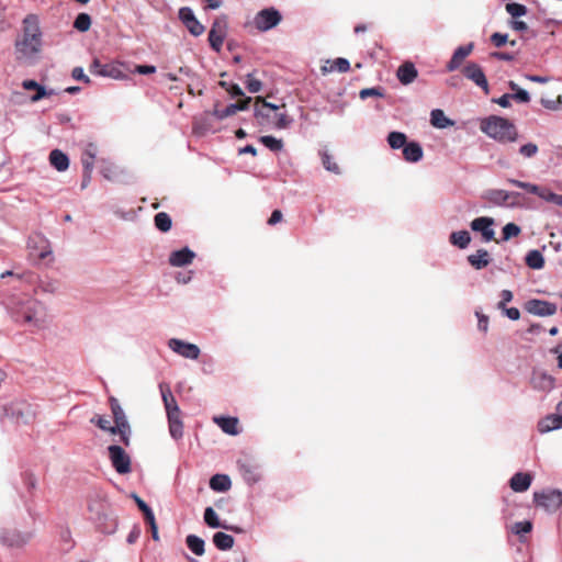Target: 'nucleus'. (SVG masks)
<instances>
[{"label": "nucleus", "instance_id": "obj_1", "mask_svg": "<svg viewBox=\"0 0 562 562\" xmlns=\"http://www.w3.org/2000/svg\"><path fill=\"white\" fill-rule=\"evenodd\" d=\"M480 128L488 137L499 143H513L518 138V131L515 124L508 119L498 115H490L482 119Z\"/></svg>", "mask_w": 562, "mask_h": 562}, {"label": "nucleus", "instance_id": "obj_2", "mask_svg": "<svg viewBox=\"0 0 562 562\" xmlns=\"http://www.w3.org/2000/svg\"><path fill=\"white\" fill-rule=\"evenodd\" d=\"M18 59H32L41 48V32L34 16L24 20L23 37L15 43Z\"/></svg>", "mask_w": 562, "mask_h": 562}, {"label": "nucleus", "instance_id": "obj_3", "mask_svg": "<svg viewBox=\"0 0 562 562\" xmlns=\"http://www.w3.org/2000/svg\"><path fill=\"white\" fill-rule=\"evenodd\" d=\"M520 194L518 192H508L501 189H490L483 193L482 199L494 206L513 207L518 204L517 200Z\"/></svg>", "mask_w": 562, "mask_h": 562}, {"label": "nucleus", "instance_id": "obj_4", "mask_svg": "<svg viewBox=\"0 0 562 562\" xmlns=\"http://www.w3.org/2000/svg\"><path fill=\"white\" fill-rule=\"evenodd\" d=\"M507 182H509L510 184H513L515 187L521 188L532 194H536L547 202H551V203L562 207V195L557 194L547 188H542L537 184L519 181L516 179H507Z\"/></svg>", "mask_w": 562, "mask_h": 562}, {"label": "nucleus", "instance_id": "obj_5", "mask_svg": "<svg viewBox=\"0 0 562 562\" xmlns=\"http://www.w3.org/2000/svg\"><path fill=\"white\" fill-rule=\"evenodd\" d=\"M282 21V14L273 7L257 12L254 18V25L260 32H267L276 27Z\"/></svg>", "mask_w": 562, "mask_h": 562}, {"label": "nucleus", "instance_id": "obj_6", "mask_svg": "<svg viewBox=\"0 0 562 562\" xmlns=\"http://www.w3.org/2000/svg\"><path fill=\"white\" fill-rule=\"evenodd\" d=\"M16 312L23 317L24 322L26 323H33L37 322V316L43 311V304L30 296H24L20 299L16 304Z\"/></svg>", "mask_w": 562, "mask_h": 562}, {"label": "nucleus", "instance_id": "obj_7", "mask_svg": "<svg viewBox=\"0 0 562 562\" xmlns=\"http://www.w3.org/2000/svg\"><path fill=\"white\" fill-rule=\"evenodd\" d=\"M533 501L537 506L542 507L544 510L553 513L562 506V492L559 490H548L536 492Z\"/></svg>", "mask_w": 562, "mask_h": 562}, {"label": "nucleus", "instance_id": "obj_8", "mask_svg": "<svg viewBox=\"0 0 562 562\" xmlns=\"http://www.w3.org/2000/svg\"><path fill=\"white\" fill-rule=\"evenodd\" d=\"M227 33V20L225 16L217 18L209 32V42L212 49L221 52Z\"/></svg>", "mask_w": 562, "mask_h": 562}, {"label": "nucleus", "instance_id": "obj_9", "mask_svg": "<svg viewBox=\"0 0 562 562\" xmlns=\"http://www.w3.org/2000/svg\"><path fill=\"white\" fill-rule=\"evenodd\" d=\"M111 508V504L105 494L95 492L88 497V512L90 519L94 521L95 517L105 515Z\"/></svg>", "mask_w": 562, "mask_h": 562}, {"label": "nucleus", "instance_id": "obj_10", "mask_svg": "<svg viewBox=\"0 0 562 562\" xmlns=\"http://www.w3.org/2000/svg\"><path fill=\"white\" fill-rule=\"evenodd\" d=\"M108 450L112 465L117 473L126 474L131 472V459L122 447L112 445Z\"/></svg>", "mask_w": 562, "mask_h": 562}, {"label": "nucleus", "instance_id": "obj_11", "mask_svg": "<svg viewBox=\"0 0 562 562\" xmlns=\"http://www.w3.org/2000/svg\"><path fill=\"white\" fill-rule=\"evenodd\" d=\"M464 77L473 81L477 87L483 89L485 94L490 93L488 82L480 65L475 63H469L462 69Z\"/></svg>", "mask_w": 562, "mask_h": 562}, {"label": "nucleus", "instance_id": "obj_12", "mask_svg": "<svg viewBox=\"0 0 562 562\" xmlns=\"http://www.w3.org/2000/svg\"><path fill=\"white\" fill-rule=\"evenodd\" d=\"M168 346L173 352L191 360H196L201 352L196 345L177 338H171Z\"/></svg>", "mask_w": 562, "mask_h": 562}, {"label": "nucleus", "instance_id": "obj_13", "mask_svg": "<svg viewBox=\"0 0 562 562\" xmlns=\"http://www.w3.org/2000/svg\"><path fill=\"white\" fill-rule=\"evenodd\" d=\"M89 70L93 75L110 77L113 79H121L124 77L120 66L116 64H102L99 59H93L91 63Z\"/></svg>", "mask_w": 562, "mask_h": 562}, {"label": "nucleus", "instance_id": "obj_14", "mask_svg": "<svg viewBox=\"0 0 562 562\" xmlns=\"http://www.w3.org/2000/svg\"><path fill=\"white\" fill-rule=\"evenodd\" d=\"M525 308L528 313L538 316H551L557 313V305L554 303L538 299L527 301Z\"/></svg>", "mask_w": 562, "mask_h": 562}, {"label": "nucleus", "instance_id": "obj_15", "mask_svg": "<svg viewBox=\"0 0 562 562\" xmlns=\"http://www.w3.org/2000/svg\"><path fill=\"white\" fill-rule=\"evenodd\" d=\"M179 19L192 35L199 36L204 33V26L196 20L190 8H181L179 10Z\"/></svg>", "mask_w": 562, "mask_h": 562}, {"label": "nucleus", "instance_id": "obj_16", "mask_svg": "<svg viewBox=\"0 0 562 562\" xmlns=\"http://www.w3.org/2000/svg\"><path fill=\"white\" fill-rule=\"evenodd\" d=\"M493 225L494 218L487 216L476 217L470 224L472 231L480 232L485 241L495 239V233L492 229Z\"/></svg>", "mask_w": 562, "mask_h": 562}, {"label": "nucleus", "instance_id": "obj_17", "mask_svg": "<svg viewBox=\"0 0 562 562\" xmlns=\"http://www.w3.org/2000/svg\"><path fill=\"white\" fill-rule=\"evenodd\" d=\"M93 524L97 530L104 535H112L117 528V519L112 509L105 513V515L95 517Z\"/></svg>", "mask_w": 562, "mask_h": 562}, {"label": "nucleus", "instance_id": "obj_18", "mask_svg": "<svg viewBox=\"0 0 562 562\" xmlns=\"http://www.w3.org/2000/svg\"><path fill=\"white\" fill-rule=\"evenodd\" d=\"M27 246L32 250L37 251V256L41 259L46 258L52 251L48 240L38 233H35L29 237Z\"/></svg>", "mask_w": 562, "mask_h": 562}, {"label": "nucleus", "instance_id": "obj_19", "mask_svg": "<svg viewBox=\"0 0 562 562\" xmlns=\"http://www.w3.org/2000/svg\"><path fill=\"white\" fill-rule=\"evenodd\" d=\"M473 48H474L473 43H469L468 45L459 46L454 50L451 59L448 61V64L446 66L447 70L448 71L457 70L462 65L464 59L473 52Z\"/></svg>", "mask_w": 562, "mask_h": 562}, {"label": "nucleus", "instance_id": "obj_20", "mask_svg": "<svg viewBox=\"0 0 562 562\" xmlns=\"http://www.w3.org/2000/svg\"><path fill=\"white\" fill-rule=\"evenodd\" d=\"M97 154H98V147L95 144L93 143H89L82 155H81V164H82V168L83 170H86V178L88 180H91V175H92V170H93V166H94V160H95V157H97Z\"/></svg>", "mask_w": 562, "mask_h": 562}, {"label": "nucleus", "instance_id": "obj_21", "mask_svg": "<svg viewBox=\"0 0 562 562\" xmlns=\"http://www.w3.org/2000/svg\"><path fill=\"white\" fill-rule=\"evenodd\" d=\"M12 416L18 424H30L35 419V412L27 403H20L12 408Z\"/></svg>", "mask_w": 562, "mask_h": 562}, {"label": "nucleus", "instance_id": "obj_22", "mask_svg": "<svg viewBox=\"0 0 562 562\" xmlns=\"http://www.w3.org/2000/svg\"><path fill=\"white\" fill-rule=\"evenodd\" d=\"M532 482V475L528 472H517L509 480L510 488L516 493L526 492Z\"/></svg>", "mask_w": 562, "mask_h": 562}, {"label": "nucleus", "instance_id": "obj_23", "mask_svg": "<svg viewBox=\"0 0 562 562\" xmlns=\"http://www.w3.org/2000/svg\"><path fill=\"white\" fill-rule=\"evenodd\" d=\"M237 463L239 472L245 481H247L248 483H256L259 481L260 473L256 464L251 463L248 460H239Z\"/></svg>", "mask_w": 562, "mask_h": 562}, {"label": "nucleus", "instance_id": "obj_24", "mask_svg": "<svg viewBox=\"0 0 562 562\" xmlns=\"http://www.w3.org/2000/svg\"><path fill=\"white\" fill-rule=\"evenodd\" d=\"M417 75H418V71H417L415 65L411 61L403 63L397 68V72H396L397 79L403 85L412 83L417 78Z\"/></svg>", "mask_w": 562, "mask_h": 562}, {"label": "nucleus", "instance_id": "obj_25", "mask_svg": "<svg viewBox=\"0 0 562 562\" xmlns=\"http://www.w3.org/2000/svg\"><path fill=\"white\" fill-rule=\"evenodd\" d=\"M562 428V414H550L538 423V430L541 434Z\"/></svg>", "mask_w": 562, "mask_h": 562}, {"label": "nucleus", "instance_id": "obj_26", "mask_svg": "<svg viewBox=\"0 0 562 562\" xmlns=\"http://www.w3.org/2000/svg\"><path fill=\"white\" fill-rule=\"evenodd\" d=\"M194 256V252L186 247L180 250L171 252L169 257V263L173 267H183L190 265Z\"/></svg>", "mask_w": 562, "mask_h": 562}, {"label": "nucleus", "instance_id": "obj_27", "mask_svg": "<svg viewBox=\"0 0 562 562\" xmlns=\"http://www.w3.org/2000/svg\"><path fill=\"white\" fill-rule=\"evenodd\" d=\"M22 87L25 90H34L36 93L31 97L32 102H37L43 98H47L54 94L53 90H46L45 87L41 86L35 80H24Z\"/></svg>", "mask_w": 562, "mask_h": 562}, {"label": "nucleus", "instance_id": "obj_28", "mask_svg": "<svg viewBox=\"0 0 562 562\" xmlns=\"http://www.w3.org/2000/svg\"><path fill=\"white\" fill-rule=\"evenodd\" d=\"M279 110V106L268 103L261 97H257L255 100V115L258 119H270L271 113Z\"/></svg>", "mask_w": 562, "mask_h": 562}, {"label": "nucleus", "instance_id": "obj_29", "mask_svg": "<svg viewBox=\"0 0 562 562\" xmlns=\"http://www.w3.org/2000/svg\"><path fill=\"white\" fill-rule=\"evenodd\" d=\"M403 156L408 162H417L423 158V148L416 142L407 143L403 148Z\"/></svg>", "mask_w": 562, "mask_h": 562}, {"label": "nucleus", "instance_id": "obj_30", "mask_svg": "<svg viewBox=\"0 0 562 562\" xmlns=\"http://www.w3.org/2000/svg\"><path fill=\"white\" fill-rule=\"evenodd\" d=\"M49 162L58 171H65L69 167L68 156L59 149H54L50 151Z\"/></svg>", "mask_w": 562, "mask_h": 562}, {"label": "nucleus", "instance_id": "obj_31", "mask_svg": "<svg viewBox=\"0 0 562 562\" xmlns=\"http://www.w3.org/2000/svg\"><path fill=\"white\" fill-rule=\"evenodd\" d=\"M469 263L480 270L490 265V254L485 249H479L475 254H472L468 257Z\"/></svg>", "mask_w": 562, "mask_h": 562}, {"label": "nucleus", "instance_id": "obj_32", "mask_svg": "<svg viewBox=\"0 0 562 562\" xmlns=\"http://www.w3.org/2000/svg\"><path fill=\"white\" fill-rule=\"evenodd\" d=\"M214 422L228 435L238 434V419L235 417H215Z\"/></svg>", "mask_w": 562, "mask_h": 562}, {"label": "nucleus", "instance_id": "obj_33", "mask_svg": "<svg viewBox=\"0 0 562 562\" xmlns=\"http://www.w3.org/2000/svg\"><path fill=\"white\" fill-rule=\"evenodd\" d=\"M231 480L225 474H215L210 480V487L216 492H225L231 487Z\"/></svg>", "mask_w": 562, "mask_h": 562}, {"label": "nucleus", "instance_id": "obj_34", "mask_svg": "<svg viewBox=\"0 0 562 562\" xmlns=\"http://www.w3.org/2000/svg\"><path fill=\"white\" fill-rule=\"evenodd\" d=\"M213 542L220 550H229L234 546V538L225 532H216L213 536Z\"/></svg>", "mask_w": 562, "mask_h": 562}, {"label": "nucleus", "instance_id": "obj_35", "mask_svg": "<svg viewBox=\"0 0 562 562\" xmlns=\"http://www.w3.org/2000/svg\"><path fill=\"white\" fill-rule=\"evenodd\" d=\"M471 241V236L468 231H458L453 232L450 235V243L461 249H464L469 246Z\"/></svg>", "mask_w": 562, "mask_h": 562}, {"label": "nucleus", "instance_id": "obj_36", "mask_svg": "<svg viewBox=\"0 0 562 562\" xmlns=\"http://www.w3.org/2000/svg\"><path fill=\"white\" fill-rule=\"evenodd\" d=\"M111 434H113V435L119 434L121 441L125 446H128V443H130V439H128L130 425H128L127 419L115 423V426H112V428H111Z\"/></svg>", "mask_w": 562, "mask_h": 562}, {"label": "nucleus", "instance_id": "obj_37", "mask_svg": "<svg viewBox=\"0 0 562 562\" xmlns=\"http://www.w3.org/2000/svg\"><path fill=\"white\" fill-rule=\"evenodd\" d=\"M526 265L531 269H542L544 267V258L539 250H530L526 256Z\"/></svg>", "mask_w": 562, "mask_h": 562}, {"label": "nucleus", "instance_id": "obj_38", "mask_svg": "<svg viewBox=\"0 0 562 562\" xmlns=\"http://www.w3.org/2000/svg\"><path fill=\"white\" fill-rule=\"evenodd\" d=\"M430 122L435 127L445 128L452 125V122L445 115L440 109L432 110L430 113Z\"/></svg>", "mask_w": 562, "mask_h": 562}, {"label": "nucleus", "instance_id": "obj_39", "mask_svg": "<svg viewBox=\"0 0 562 562\" xmlns=\"http://www.w3.org/2000/svg\"><path fill=\"white\" fill-rule=\"evenodd\" d=\"M154 223L157 229H159L162 233L169 232L172 225L171 217L166 212L157 213L154 217Z\"/></svg>", "mask_w": 562, "mask_h": 562}, {"label": "nucleus", "instance_id": "obj_40", "mask_svg": "<svg viewBox=\"0 0 562 562\" xmlns=\"http://www.w3.org/2000/svg\"><path fill=\"white\" fill-rule=\"evenodd\" d=\"M186 543L188 548L196 555H203L204 554V540L201 539L198 536L189 535L186 539Z\"/></svg>", "mask_w": 562, "mask_h": 562}, {"label": "nucleus", "instance_id": "obj_41", "mask_svg": "<svg viewBox=\"0 0 562 562\" xmlns=\"http://www.w3.org/2000/svg\"><path fill=\"white\" fill-rule=\"evenodd\" d=\"M387 143L392 149L404 148L407 144V136L402 132H391L387 135Z\"/></svg>", "mask_w": 562, "mask_h": 562}, {"label": "nucleus", "instance_id": "obj_42", "mask_svg": "<svg viewBox=\"0 0 562 562\" xmlns=\"http://www.w3.org/2000/svg\"><path fill=\"white\" fill-rule=\"evenodd\" d=\"M204 521L211 528H224L234 530L233 528H229L226 525L220 522L218 517L212 507L205 508Z\"/></svg>", "mask_w": 562, "mask_h": 562}, {"label": "nucleus", "instance_id": "obj_43", "mask_svg": "<svg viewBox=\"0 0 562 562\" xmlns=\"http://www.w3.org/2000/svg\"><path fill=\"white\" fill-rule=\"evenodd\" d=\"M350 68V64L349 61L346 59V58H336L335 60H333L329 65V67L327 66H324L322 68L323 72H328V71H338V72H346L348 71Z\"/></svg>", "mask_w": 562, "mask_h": 562}, {"label": "nucleus", "instance_id": "obj_44", "mask_svg": "<svg viewBox=\"0 0 562 562\" xmlns=\"http://www.w3.org/2000/svg\"><path fill=\"white\" fill-rule=\"evenodd\" d=\"M91 16L88 13H79L74 22V27L79 32H87L91 27Z\"/></svg>", "mask_w": 562, "mask_h": 562}, {"label": "nucleus", "instance_id": "obj_45", "mask_svg": "<svg viewBox=\"0 0 562 562\" xmlns=\"http://www.w3.org/2000/svg\"><path fill=\"white\" fill-rule=\"evenodd\" d=\"M319 155L322 158L323 166L326 170L334 172V173H340L338 164L333 161L331 155L326 149L322 150L319 153Z\"/></svg>", "mask_w": 562, "mask_h": 562}, {"label": "nucleus", "instance_id": "obj_46", "mask_svg": "<svg viewBox=\"0 0 562 562\" xmlns=\"http://www.w3.org/2000/svg\"><path fill=\"white\" fill-rule=\"evenodd\" d=\"M109 402H110V407H111V411L113 414L114 423L122 422V420L126 419L124 411L122 409L119 401L115 397L111 396Z\"/></svg>", "mask_w": 562, "mask_h": 562}, {"label": "nucleus", "instance_id": "obj_47", "mask_svg": "<svg viewBox=\"0 0 562 562\" xmlns=\"http://www.w3.org/2000/svg\"><path fill=\"white\" fill-rule=\"evenodd\" d=\"M260 142L267 147L269 148L270 150L272 151H279L282 149L283 147V143L281 139H278L273 136H262L260 138Z\"/></svg>", "mask_w": 562, "mask_h": 562}, {"label": "nucleus", "instance_id": "obj_48", "mask_svg": "<svg viewBox=\"0 0 562 562\" xmlns=\"http://www.w3.org/2000/svg\"><path fill=\"white\" fill-rule=\"evenodd\" d=\"M506 11L516 19L527 13V8L524 4L512 2L506 4Z\"/></svg>", "mask_w": 562, "mask_h": 562}, {"label": "nucleus", "instance_id": "obj_49", "mask_svg": "<svg viewBox=\"0 0 562 562\" xmlns=\"http://www.w3.org/2000/svg\"><path fill=\"white\" fill-rule=\"evenodd\" d=\"M521 233V229L515 223H508L503 227V240H508Z\"/></svg>", "mask_w": 562, "mask_h": 562}, {"label": "nucleus", "instance_id": "obj_50", "mask_svg": "<svg viewBox=\"0 0 562 562\" xmlns=\"http://www.w3.org/2000/svg\"><path fill=\"white\" fill-rule=\"evenodd\" d=\"M292 120L285 113L273 112V123L278 128H286Z\"/></svg>", "mask_w": 562, "mask_h": 562}, {"label": "nucleus", "instance_id": "obj_51", "mask_svg": "<svg viewBox=\"0 0 562 562\" xmlns=\"http://www.w3.org/2000/svg\"><path fill=\"white\" fill-rule=\"evenodd\" d=\"M532 529V524L529 520L517 521L512 526V531L516 535L529 533Z\"/></svg>", "mask_w": 562, "mask_h": 562}, {"label": "nucleus", "instance_id": "obj_52", "mask_svg": "<svg viewBox=\"0 0 562 562\" xmlns=\"http://www.w3.org/2000/svg\"><path fill=\"white\" fill-rule=\"evenodd\" d=\"M161 396L166 412L172 411V406H178L177 401L169 389L161 390Z\"/></svg>", "mask_w": 562, "mask_h": 562}, {"label": "nucleus", "instance_id": "obj_53", "mask_svg": "<svg viewBox=\"0 0 562 562\" xmlns=\"http://www.w3.org/2000/svg\"><path fill=\"white\" fill-rule=\"evenodd\" d=\"M169 424V431L172 438L179 439L183 435V423L182 420H173L168 423Z\"/></svg>", "mask_w": 562, "mask_h": 562}, {"label": "nucleus", "instance_id": "obj_54", "mask_svg": "<svg viewBox=\"0 0 562 562\" xmlns=\"http://www.w3.org/2000/svg\"><path fill=\"white\" fill-rule=\"evenodd\" d=\"M237 111H236V106L233 105V104H229L227 105L224 110H220V109H214V111L212 112V114L218 119V120H223L225 117H228V116H232L234 114H236Z\"/></svg>", "mask_w": 562, "mask_h": 562}, {"label": "nucleus", "instance_id": "obj_55", "mask_svg": "<svg viewBox=\"0 0 562 562\" xmlns=\"http://www.w3.org/2000/svg\"><path fill=\"white\" fill-rule=\"evenodd\" d=\"M246 87H247L249 92L256 93V92H259L261 90L262 83H261L260 80L256 79L252 76V74H248L247 75V80H246Z\"/></svg>", "mask_w": 562, "mask_h": 562}, {"label": "nucleus", "instance_id": "obj_56", "mask_svg": "<svg viewBox=\"0 0 562 562\" xmlns=\"http://www.w3.org/2000/svg\"><path fill=\"white\" fill-rule=\"evenodd\" d=\"M538 146L535 143H528L519 148V154L526 158H531L537 155Z\"/></svg>", "mask_w": 562, "mask_h": 562}, {"label": "nucleus", "instance_id": "obj_57", "mask_svg": "<svg viewBox=\"0 0 562 562\" xmlns=\"http://www.w3.org/2000/svg\"><path fill=\"white\" fill-rule=\"evenodd\" d=\"M90 422L92 424H95L100 429L106 430V431L111 432L112 426L110 425V420L109 419H106V418H104L102 416L95 415L93 418H91Z\"/></svg>", "mask_w": 562, "mask_h": 562}, {"label": "nucleus", "instance_id": "obj_58", "mask_svg": "<svg viewBox=\"0 0 562 562\" xmlns=\"http://www.w3.org/2000/svg\"><path fill=\"white\" fill-rule=\"evenodd\" d=\"M491 42L496 47H502V46H504L508 42V35L507 34H502V33H498V32L493 33L491 35Z\"/></svg>", "mask_w": 562, "mask_h": 562}, {"label": "nucleus", "instance_id": "obj_59", "mask_svg": "<svg viewBox=\"0 0 562 562\" xmlns=\"http://www.w3.org/2000/svg\"><path fill=\"white\" fill-rule=\"evenodd\" d=\"M383 93H382V90L381 88H366V89H362L359 93V97L364 100L369 97H382Z\"/></svg>", "mask_w": 562, "mask_h": 562}, {"label": "nucleus", "instance_id": "obj_60", "mask_svg": "<svg viewBox=\"0 0 562 562\" xmlns=\"http://www.w3.org/2000/svg\"><path fill=\"white\" fill-rule=\"evenodd\" d=\"M501 296L502 300L498 302L497 307L504 310L506 304L513 300V293L509 290H503Z\"/></svg>", "mask_w": 562, "mask_h": 562}, {"label": "nucleus", "instance_id": "obj_61", "mask_svg": "<svg viewBox=\"0 0 562 562\" xmlns=\"http://www.w3.org/2000/svg\"><path fill=\"white\" fill-rule=\"evenodd\" d=\"M512 99H515L517 100L518 102H521V103H527L530 101V97H529V93L526 91V90H517L516 93L512 94Z\"/></svg>", "mask_w": 562, "mask_h": 562}, {"label": "nucleus", "instance_id": "obj_62", "mask_svg": "<svg viewBox=\"0 0 562 562\" xmlns=\"http://www.w3.org/2000/svg\"><path fill=\"white\" fill-rule=\"evenodd\" d=\"M71 76L76 80H81L85 82H90V79L87 75H85L83 69L81 67H76L72 69Z\"/></svg>", "mask_w": 562, "mask_h": 562}, {"label": "nucleus", "instance_id": "obj_63", "mask_svg": "<svg viewBox=\"0 0 562 562\" xmlns=\"http://www.w3.org/2000/svg\"><path fill=\"white\" fill-rule=\"evenodd\" d=\"M490 57L494 58V59L507 60V61L514 59V55L513 54L504 53V52H493V53L490 54Z\"/></svg>", "mask_w": 562, "mask_h": 562}, {"label": "nucleus", "instance_id": "obj_64", "mask_svg": "<svg viewBox=\"0 0 562 562\" xmlns=\"http://www.w3.org/2000/svg\"><path fill=\"white\" fill-rule=\"evenodd\" d=\"M135 71L140 75H149L156 71V67L151 65H137Z\"/></svg>", "mask_w": 562, "mask_h": 562}]
</instances>
